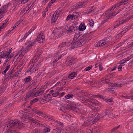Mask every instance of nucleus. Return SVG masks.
<instances>
[{
  "label": "nucleus",
  "mask_w": 133,
  "mask_h": 133,
  "mask_svg": "<svg viewBox=\"0 0 133 133\" xmlns=\"http://www.w3.org/2000/svg\"><path fill=\"white\" fill-rule=\"evenodd\" d=\"M73 15H75V17L76 18H77V16L79 14V13L78 12H75L73 13Z\"/></svg>",
  "instance_id": "60"
},
{
  "label": "nucleus",
  "mask_w": 133,
  "mask_h": 133,
  "mask_svg": "<svg viewBox=\"0 0 133 133\" xmlns=\"http://www.w3.org/2000/svg\"><path fill=\"white\" fill-rule=\"evenodd\" d=\"M42 132V131L38 129H36L32 131L33 133H41Z\"/></svg>",
  "instance_id": "35"
},
{
  "label": "nucleus",
  "mask_w": 133,
  "mask_h": 133,
  "mask_svg": "<svg viewBox=\"0 0 133 133\" xmlns=\"http://www.w3.org/2000/svg\"><path fill=\"white\" fill-rule=\"evenodd\" d=\"M86 96H87V97L89 99H91L90 97V96H91L92 95L91 94H90L88 92H86Z\"/></svg>",
  "instance_id": "52"
},
{
  "label": "nucleus",
  "mask_w": 133,
  "mask_h": 133,
  "mask_svg": "<svg viewBox=\"0 0 133 133\" xmlns=\"http://www.w3.org/2000/svg\"><path fill=\"white\" fill-rule=\"evenodd\" d=\"M22 20H19L18 22H16V24H15L14 26V27L13 28V29L15 28L16 27H17L18 25H19L20 24V23L22 22Z\"/></svg>",
  "instance_id": "40"
},
{
  "label": "nucleus",
  "mask_w": 133,
  "mask_h": 133,
  "mask_svg": "<svg viewBox=\"0 0 133 133\" xmlns=\"http://www.w3.org/2000/svg\"><path fill=\"white\" fill-rule=\"evenodd\" d=\"M126 32V31L124 29L118 35H119V36H120V35H123Z\"/></svg>",
  "instance_id": "51"
},
{
  "label": "nucleus",
  "mask_w": 133,
  "mask_h": 133,
  "mask_svg": "<svg viewBox=\"0 0 133 133\" xmlns=\"http://www.w3.org/2000/svg\"><path fill=\"white\" fill-rule=\"evenodd\" d=\"M126 62V61L125 60V59H124L120 61L121 64L122 65Z\"/></svg>",
  "instance_id": "55"
},
{
  "label": "nucleus",
  "mask_w": 133,
  "mask_h": 133,
  "mask_svg": "<svg viewBox=\"0 0 133 133\" xmlns=\"http://www.w3.org/2000/svg\"><path fill=\"white\" fill-rule=\"evenodd\" d=\"M89 24H90V26H93L94 24V21L92 20L91 19H90L89 20Z\"/></svg>",
  "instance_id": "46"
},
{
  "label": "nucleus",
  "mask_w": 133,
  "mask_h": 133,
  "mask_svg": "<svg viewBox=\"0 0 133 133\" xmlns=\"http://www.w3.org/2000/svg\"><path fill=\"white\" fill-rule=\"evenodd\" d=\"M59 93L57 91L52 94V95L54 97H56L58 96H59Z\"/></svg>",
  "instance_id": "39"
},
{
  "label": "nucleus",
  "mask_w": 133,
  "mask_h": 133,
  "mask_svg": "<svg viewBox=\"0 0 133 133\" xmlns=\"http://www.w3.org/2000/svg\"><path fill=\"white\" fill-rule=\"evenodd\" d=\"M101 64L100 63H96L95 64V68H97L98 66H99Z\"/></svg>",
  "instance_id": "62"
},
{
  "label": "nucleus",
  "mask_w": 133,
  "mask_h": 133,
  "mask_svg": "<svg viewBox=\"0 0 133 133\" xmlns=\"http://www.w3.org/2000/svg\"><path fill=\"white\" fill-rule=\"evenodd\" d=\"M109 41V38H106L104 39L101 40L99 42V46H102L107 43Z\"/></svg>",
  "instance_id": "19"
},
{
  "label": "nucleus",
  "mask_w": 133,
  "mask_h": 133,
  "mask_svg": "<svg viewBox=\"0 0 133 133\" xmlns=\"http://www.w3.org/2000/svg\"><path fill=\"white\" fill-rule=\"evenodd\" d=\"M110 76V75L106 76L101 79V81L103 83H107L110 81V79L111 78Z\"/></svg>",
  "instance_id": "18"
},
{
  "label": "nucleus",
  "mask_w": 133,
  "mask_h": 133,
  "mask_svg": "<svg viewBox=\"0 0 133 133\" xmlns=\"http://www.w3.org/2000/svg\"><path fill=\"white\" fill-rule=\"evenodd\" d=\"M38 58V56H36V55L31 60L30 62V63H34V64L37 61V58Z\"/></svg>",
  "instance_id": "25"
},
{
  "label": "nucleus",
  "mask_w": 133,
  "mask_h": 133,
  "mask_svg": "<svg viewBox=\"0 0 133 133\" xmlns=\"http://www.w3.org/2000/svg\"><path fill=\"white\" fill-rule=\"evenodd\" d=\"M62 115L65 117V118L68 120L69 119V118L71 117L70 115L67 114L66 115L65 114H62Z\"/></svg>",
  "instance_id": "43"
},
{
  "label": "nucleus",
  "mask_w": 133,
  "mask_h": 133,
  "mask_svg": "<svg viewBox=\"0 0 133 133\" xmlns=\"http://www.w3.org/2000/svg\"><path fill=\"white\" fill-rule=\"evenodd\" d=\"M83 37H81L77 41H73L71 43V45L72 46V48L73 49L77 46H80L85 44V42H83L82 38Z\"/></svg>",
  "instance_id": "6"
},
{
  "label": "nucleus",
  "mask_w": 133,
  "mask_h": 133,
  "mask_svg": "<svg viewBox=\"0 0 133 133\" xmlns=\"http://www.w3.org/2000/svg\"><path fill=\"white\" fill-rule=\"evenodd\" d=\"M77 75V73L76 72H71L68 76L69 78L71 79H73L74 77H75Z\"/></svg>",
  "instance_id": "24"
},
{
  "label": "nucleus",
  "mask_w": 133,
  "mask_h": 133,
  "mask_svg": "<svg viewBox=\"0 0 133 133\" xmlns=\"http://www.w3.org/2000/svg\"><path fill=\"white\" fill-rule=\"evenodd\" d=\"M123 97H124V98H127L129 99H130L132 100H133V96H128L125 97L123 96Z\"/></svg>",
  "instance_id": "53"
},
{
  "label": "nucleus",
  "mask_w": 133,
  "mask_h": 133,
  "mask_svg": "<svg viewBox=\"0 0 133 133\" xmlns=\"http://www.w3.org/2000/svg\"><path fill=\"white\" fill-rule=\"evenodd\" d=\"M38 99V98H35L33 99V100H31L30 101V103L31 104H32L33 103H35L37 102Z\"/></svg>",
  "instance_id": "36"
},
{
  "label": "nucleus",
  "mask_w": 133,
  "mask_h": 133,
  "mask_svg": "<svg viewBox=\"0 0 133 133\" xmlns=\"http://www.w3.org/2000/svg\"><path fill=\"white\" fill-rule=\"evenodd\" d=\"M28 119L29 120L32 122L33 123H35L40 126L43 127L44 129L43 132H48L50 131V130L49 128V126L31 117H29Z\"/></svg>",
  "instance_id": "2"
},
{
  "label": "nucleus",
  "mask_w": 133,
  "mask_h": 133,
  "mask_svg": "<svg viewBox=\"0 0 133 133\" xmlns=\"http://www.w3.org/2000/svg\"><path fill=\"white\" fill-rule=\"evenodd\" d=\"M122 66L123 65L121 64H120L119 65L118 68V71H120L121 70V69Z\"/></svg>",
  "instance_id": "59"
},
{
  "label": "nucleus",
  "mask_w": 133,
  "mask_h": 133,
  "mask_svg": "<svg viewBox=\"0 0 133 133\" xmlns=\"http://www.w3.org/2000/svg\"><path fill=\"white\" fill-rule=\"evenodd\" d=\"M67 46L66 42H62L58 46V49L59 51H62L66 49Z\"/></svg>",
  "instance_id": "15"
},
{
  "label": "nucleus",
  "mask_w": 133,
  "mask_h": 133,
  "mask_svg": "<svg viewBox=\"0 0 133 133\" xmlns=\"http://www.w3.org/2000/svg\"><path fill=\"white\" fill-rule=\"evenodd\" d=\"M131 18V17H128L127 18H126L125 20H124V21H124L125 22H127L129 20H130Z\"/></svg>",
  "instance_id": "56"
},
{
  "label": "nucleus",
  "mask_w": 133,
  "mask_h": 133,
  "mask_svg": "<svg viewBox=\"0 0 133 133\" xmlns=\"http://www.w3.org/2000/svg\"><path fill=\"white\" fill-rule=\"evenodd\" d=\"M35 112L36 114H37L40 116H41L43 117L46 119H50L51 120L52 119V118L50 116H48L46 115L40 111L38 110H35Z\"/></svg>",
  "instance_id": "14"
},
{
  "label": "nucleus",
  "mask_w": 133,
  "mask_h": 133,
  "mask_svg": "<svg viewBox=\"0 0 133 133\" xmlns=\"http://www.w3.org/2000/svg\"><path fill=\"white\" fill-rule=\"evenodd\" d=\"M10 67V65L8 66L2 72V74L4 75H5L6 72L9 69Z\"/></svg>",
  "instance_id": "34"
},
{
  "label": "nucleus",
  "mask_w": 133,
  "mask_h": 133,
  "mask_svg": "<svg viewBox=\"0 0 133 133\" xmlns=\"http://www.w3.org/2000/svg\"><path fill=\"white\" fill-rule=\"evenodd\" d=\"M70 109L76 113L78 112L79 110L74 106H71Z\"/></svg>",
  "instance_id": "28"
},
{
  "label": "nucleus",
  "mask_w": 133,
  "mask_h": 133,
  "mask_svg": "<svg viewBox=\"0 0 133 133\" xmlns=\"http://www.w3.org/2000/svg\"><path fill=\"white\" fill-rule=\"evenodd\" d=\"M81 37H83L82 40L83 42H85V43L88 42L89 41L88 37V36H86L83 35Z\"/></svg>",
  "instance_id": "26"
},
{
  "label": "nucleus",
  "mask_w": 133,
  "mask_h": 133,
  "mask_svg": "<svg viewBox=\"0 0 133 133\" xmlns=\"http://www.w3.org/2000/svg\"><path fill=\"white\" fill-rule=\"evenodd\" d=\"M78 129H79V127H78ZM78 129L76 130H77V131L76 132V133H84V132L83 131H80L79 129L77 130Z\"/></svg>",
  "instance_id": "57"
},
{
  "label": "nucleus",
  "mask_w": 133,
  "mask_h": 133,
  "mask_svg": "<svg viewBox=\"0 0 133 133\" xmlns=\"http://www.w3.org/2000/svg\"><path fill=\"white\" fill-rule=\"evenodd\" d=\"M8 6V5H5L2 8L0 9V22L2 20V18L4 16V14L7 12Z\"/></svg>",
  "instance_id": "9"
},
{
  "label": "nucleus",
  "mask_w": 133,
  "mask_h": 133,
  "mask_svg": "<svg viewBox=\"0 0 133 133\" xmlns=\"http://www.w3.org/2000/svg\"><path fill=\"white\" fill-rule=\"evenodd\" d=\"M61 83L63 84V85H65L66 84V82L65 81V80H62L60 81Z\"/></svg>",
  "instance_id": "63"
},
{
  "label": "nucleus",
  "mask_w": 133,
  "mask_h": 133,
  "mask_svg": "<svg viewBox=\"0 0 133 133\" xmlns=\"http://www.w3.org/2000/svg\"><path fill=\"white\" fill-rule=\"evenodd\" d=\"M38 43H43L45 41V37L43 35L42 32L41 33L37 36L36 39Z\"/></svg>",
  "instance_id": "13"
},
{
  "label": "nucleus",
  "mask_w": 133,
  "mask_h": 133,
  "mask_svg": "<svg viewBox=\"0 0 133 133\" xmlns=\"http://www.w3.org/2000/svg\"><path fill=\"white\" fill-rule=\"evenodd\" d=\"M113 109L111 108L107 109L106 111V116L108 115L109 116V117L111 118L113 117V115L111 114V112L112 111Z\"/></svg>",
  "instance_id": "21"
},
{
  "label": "nucleus",
  "mask_w": 133,
  "mask_h": 133,
  "mask_svg": "<svg viewBox=\"0 0 133 133\" xmlns=\"http://www.w3.org/2000/svg\"><path fill=\"white\" fill-rule=\"evenodd\" d=\"M59 30L57 29H55L54 31V33L55 34V35H56L57 34H58L59 35Z\"/></svg>",
  "instance_id": "47"
},
{
  "label": "nucleus",
  "mask_w": 133,
  "mask_h": 133,
  "mask_svg": "<svg viewBox=\"0 0 133 133\" xmlns=\"http://www.w3.org/2000/svg\"><path fill=\"white\" fill-rule=\"evenodd\" d=\"M86 28V26L84 25V23H83L81 24L79 27L78 29L80 31H83L85 30Z\"/></svg>",
  "instance_id": "23"
},
{
  "label": "nucleus",
  "mask_w": 133,
  "mask_h": 133,
  "mask_svg": "<svg viewBox=\"0 0 133 133\" xmlns=\"http://www.w3.org/2000/svg\"><path fill=\"white\" fill-rule=\"evenodd\" d=\"M123 84L120 83H111L110 84L109 86V89H115V88L116 87H122V85H123Z\"/></svg>",
  "instance_id": "12"
},
{
  "label": "nucleus",
  "mask_w": 133,
  "mask_h": 133,
  "mask_svg": "<svg viewBox=\"0 0 133 133\" xmlns=\"http://www.w3.org/2000/svg\"><path fill=\"white\" fill-rule=\"evenodd\" d=\"M40 65L41 64L39 63L37 64L36 65H35V64L34 63H30V66L28 69L27 71L28 72H30L31 73L35 72L38 70Z\"/></svg>",
  "instance_id": "7"
},
{
  "label": "nucleus",
  "mask_w": 133,
  "mask_h": 133,
  "mask_svg": "<svg viewBox=\"0 0 133 133\" xmlns=\"http://www.w3.org/2000/svg\"><path fill=\"white\" fill-rule=\"evenodd\" d=\"M104 116V114L101 115L98 114L97 115L96 117L95 118V119H94L93 121V123H95L98 120H99V119L101 118H102Z\"/></svg>",
  "instance_id": "22"
},
{
  "label": "nucleus",
  "mask_w": 133,
  "mask_h": 133,
  "mask_svg": "<svg viewBox=\"0 0 133 133\" xmlns=\"http://www.w3.org/2000/svg\"><path fill=\"white\" fill-rule=\"evenodd\" d=\"M92 119V118L90 117V116L89 117L87 118L85 120L83 125L85 127H87L89 126L90 125V122Z\"/></svg>",
  "instance_id": "17"
},
{
  "label": "nucleus",
  "mask_w": 133,
  "mask_h": 133,
  "mask_svg": "<svg viewBox=\"0 0 133 133\" xmlns=\"http://www.w3.org/2000/svg\"><path fill=\"white\" fill-rule=\"evenodd\" d=\"M57 126V128L53 129L52 133H60L61 130L63 128L64 126L63 123L59 121L54 120Z\"/></svg>",
  "instance_id": "4"
},
{
  "label": "nucleus",
  "mask_w": 133,
  "mask_h": 133,
  "mask_svg": "<svg viewBox=\"0 0 133 133\" xmlns=\"http://www.w3.org/2000/svg\"><path fill=\"white\" fill-rule=\"evenodd\" d=\"M81 102L84 103L85 105H95L97 106V109L99 110L101 108L99 102L95 99H89L88 98H86L83 100H81Z\"/></svg>",
  "instance_id": "3"
},
{
  "label": "nucleus",
  "mask_w": 133,
  "mask_h": 133,
  "mask_svg": "<svg viewBox=\"0 0 133 133\" xmlns=\"http://www.w3.org/2000/svg\"><path fill=\"white\" fill-rule=\"evenodd\" d=\"M45 86H42L37 92L34 93L33 96L36 97L43 94L46 89Z\"/></svg>",
  "instance_id": "11"
},
{
  "label": "nucleus",
  "mask_w": 133,
  "mask_h": 133,
  "mask_svg": "<svg viewBox=\"0 0 133 133\" xmlns=\"http://www.w3.org/2000/svg\"><path fill=\"white\" fill-rule=\"evenodd\" d=\"M129 1V0H122L120 2L121 4L122 3L124 5L126 4Z\"/></svg>",
  "instance_id": "42"
},
{
  "label": "nucleus",
  "mask_w": 133,
  "mask_h": 133,
  "mask_svg": "<svg viewBox=\"0 0 133 133\" xmlns=\"http://www.w3.org/2000/svg\"><path fill=\"white\" fill-rule=\"evenodd\" d=\"M29 0H15V1H18V2H21L22 4H24L26 3Z\"/></svg>",
  "instance_id": "44"
},
{
  "label": "nucleus",
  "mask_w": 133,
  "mask_h": 133,
  "mask_svg": "<svg viewBox=\"0 0 133 133\" xmlns=\"http://www.w3.org/2000/svg\"><path fill=\"white\" fill-rule=\"evenodd\" d=\"M31 80V78L30 76H28L24 79V81L26 83L30 82Z\"/></svg>",
  "instance_id": "33"
},
{
  "label": "nucleus",
  "mask_w": 133,
  "mask_h": 133,
  "mask_svg": "<svg viewBox=\"0 0 133 133\" xmlns=\"http://www.w3.org/2000/svg\"><path fill=\"white\" fill-rule=\"evenodd\" d=\"M31 33V32H29V31L28 32H26L24 36H23V38H22V39H21L19 40V41H22L23 40H24L25 38H26L27 37L29 34Z\"/></svg>",
  "instance_id": "32"
},
{
  "label": "nucleus",
  "mask_w": 133,
  "mask_h": 133,
  "mask_svg": "<svg viewBox=\"0 0 133 133\" xmlns=\"http://www.w3.org/2000/svg\"><path fill=\"white\" fill-rule=\"evenodd\" d=\"M24 125L23 123L19 121L12 120L10 121L8 123L5 124L4 129L8 130L13 127H17L18 128H20L22 127H24Z\"/></svg>",
  "instance_id": "1"
},
{
  "label": "nucleus",
  "mask_w": 133,
  "mask_h": 133,
  "mask_svg": "<svg viewBox=\"0 0 133 133\" xmlns=\"http://www.w3.org/2000/svg\"><path fill=\"white\" fill-rule=\"evenodd\" d=\"M67 54V52L66 51H65L63 52V53H62L61 55H60L58 56V59H60L61 58V57L62 56H63L64 55H65Z\"/></svg>",
  "instance_id": "37"
},
{
  "label": "nucleus",
  "mask_w": 133,
  "mask_h": 133,
  "mask_svg": "<svg viewBox=\"0 0 133 133\" xmlns=\"http://www.w3.org/2000/svg\"><path fill=\"white\" fill-rule=\"evenodd\" d=\"M124 22V21H119V22L117 23L116 25L114 27V28H116L117 27L119 26L121 24H122Z\"/></svg>",
  "instance_id": "38"
},
{
  "label": "nucleus",
  "mask_w": 133,
  "mask_h": 133,
  "mask_svg": "<svg viewBox=\"0 0 133 133\" xmlns=\"http://www.w3.org/2000/svg\"><path fill=\"white\" fill-rule=\"evenodd\" d=\"M6 22L5 21L2 24V25H1L0 27V30H1L3 29L4 27V25H6Z\"/></svg>",
  "instance_id": "48"
},
{
  "label": "nucleus",
  "mask_w": 133,
  "mask_h": 133,
  "mask_svg": "<svg viewBox=\"0 0 133 133\" xmlns=\"http://www.w3.org/2000/svg\"><path fill=\"white\" fill-rule=\"evenodd\" d=\"M36 41L34 40V41L29 44L27 47L28 49H29L32 47V46H34L36 44Z\"/></svg>",
  "instance_id": "27"
},
{
  "label": "nucleus",
  "mask_w": 133,
  "mask_h": 133,
  "mask_svg": "<svg viewBox=\"0 0 133 133\" xmlns=\"http://www.w3.org/2000/svg\"><path fill=\"white\" fill-rule=\"evenodd\" d=\"M93 6H92L90 8H89V9L88 12L86 14H87L90 13L94 9L93 8Z\"/></svg>",
  "instance_id": "50"
},
{
  "label": "nucleus",
  "mask_w": 133,
  "mask_h": 133,
  "mask_svg": "<svg viewBox=\"0 0 133 133\" xmlns=\"http://www.w3.org/2000/svg\"><path fill=\"white\" fill-rule=\"evenodd\" d=\"M80 34L79 33H76L74 36L73 41H76L77 39L80 37Z\"/></svg>",
  "instance_id": "30"
},
{
  "label": "nucleus",
  "mask_w": 133,
  "mask_h": 133,
  "mask_svg": "<svg viewBox=\"0 0 133 133\" xmlns=\"http://www.w3.org/2000/svg\"><path fill=\"white\" fill-rule=\"evenodd\" d=\"M115 13V11L113 12L112 13L110 14L109 15H108L109 17H111L112 16H115L116 15H116L114 14Z\"/></svg>",
  "instance_id": "58"
},
{
  "label": "nucleus",
  "mask_w": 133,
  "mask_h": 133,
  "mask_svg": "<svg viewBox=\"0 0 133 133\" xmlns=\"http://www.w3.org/2000/svg\"><path fill=\"white\" fill-rule=\"evenodd\" d=\"M85 3L86 2L85 1L78 2L74 5L73 8L77 9L79 8L85 7L87 6V4Z\"/></svg>",
  "instance_id": "10"
},
{
  "label": "nucleus",
  "mask_w": 133,
  "mask_h": 133,
  "mask_svg": "<svg viewBox=\"0 0 133 133\" xmlns=\"http://www.w3.org/2000/svg\"><path fill=\"white\" fill-rule=\"evenodd\" d=\"M74 63L72 59H70V60L68 61L66 64L67 66H70L71 67L72 66L73 63Z\"/></svg>",
  "instance_id": "31"
},
{
  "label": "nucleus",
  "mask_w": 133,
  "mask_h": 133,
  "mask_svg": "<svg viewBox=\"0 0 133 133\" xmlns=\"http://www.w3.org/2000/svg\"><path fill=\"white\" fill-rule=\"evenodd\" d=\"M73 28H74V27L73 26H70L68 28V29L67 30L68 31L70 32L73 31Z\"/></svg>",
  "instance_id": "49"
},
{
  "label": "nucleus",
  "mask_w": 133,
  "mask_h": 133,
  "mask_svg": "<svg viewBox=\"0 0 133 133\" xmlns=\"http://www.w3.org/2000/svg\"><path fill=\"white\" fill-rule=\"evenodd\" d=\"M11 49H9L8 52H2L0 53V58H8L6 61L7 62L8 60L9 61V59L10 60V58H11L13 56V55L12 54L11 52Z\"/></svg>",
  "instance_id": "5"
},
{
  "label": "nucleus",
  "mask_w": 133,
  "mask_h": 133,
  "mask_svg": "<svg viewBox=\"0 0 133 133\" xmlns=\"http://www.w3.org/2000/svg\"><path fill=\"white\" fill-rule=\"evenodd\" d=\"M34 93L33 91H30L27 93L26 96H25V98L27 99L29 98H31L33 97Z\"/></svg>",
  "instance_id": "20"
},
{
  "label": "nucleus",
  "mask_w": 133,
  "mask_h": 133,
  "mask_svg": "<svg viewBox=\"0 0 133 133\" xmlns=\"http://www.w3.org/2000/svg\"><path fill=\"white\" fill-rule=\"evenodd\" d=\"M58 17V15L57 12H55L51 16V22L52 23H55L57 21Z\"/></svg>",
  "instance_id": "16"
},
{
  "label": "nucleus",
  "mask_w": 133,
  "mask_h": 133,
  "mask_svg": "<svg viewBox=\"0 0 133 133\" xmlns=\"http://www.w3.org/2000/svg\"><path fill=\"white\" fill-rule=\"evenodd\" d=\"M77 124H73L68 127L66 130L65 132L66 133H71L74 131H76L78 128Z\"/></svg>",
  "instance_id": "8"
},
{
  "label": "nucleus",
  "mask_w": 133,
  "mask_h": 133,
  "mask_svg": "<svg viewBox=\"0 0 133 133\" xmlns=\"http://www.w3.org/2000/svg\"><path fill=\"white\" fill-rule=\"evenodd\" d=\"M46 96L44 97L41 99L40 101V103H45L49 101V100H47L46 99Z\"/></svg>",
  "instance_id": "29"
},
{
  "label": "nucleus",
  "mask_w": 133,
  "mask_h": 133,
  "mask_svg": "<svg viewBox=\"0 0 133 133\" xmlns=\"http://www.w3.org/2000/svg\"><path fill=\"white\" fill-rule=\"evenodd\" d=\"M122 4H123L122 3L121 4L120 3V2L119 3H118L115 5V7L116 8V7H118L120 6Z\"/></svg>",
  "instance_id": "61"
},
{
  "label": "nucleus",
  "mask_w": 133,
  "mask_h": 133,
  "mask_svg": "<svg viewBox=\"0 0 133 133\" xmlns=\"http://www.w3.org/2000/svg\"><path fill=\"white\" fill-rule=\"evenodd\" d=\"M73 96V95L72 94H69L68 95H66L65 96V98L66 99H68L72 98Z\"/></svg>",
  "instance_id": "41"
},
{
  "label": "nucleus",
  "mask_w": 133,
  "mask_h": 133,
  "mask_svg": "<svg viewBox=\"0 0 133 133\" xmlns=\"http://www.w3.org/2000/svg\"><path fill=\"white\" fill-rule=\"evenodd\" d=\"M71 15L69 14V15L68 16H67V17L66 19V20L67 21L69 20V19H71Z\"/></svg>",
  "instance_id": "54"
},
{
  "label": "nucleus",
  "mask_w": 133,
  "mask_h": 133,
  "mask_svg": "<svg viewBox=\"0 0 133 133\" xmlns=\"http://www.w3.org/2000/svg\"><path fill=\"white\" fill-rule=\"evenodd\" d=\"M130 26H128V27H125L124 28L125 29H124L127 32L130 29Z\"/></svg>",
  "instance_id": "64"
},
{
  "label": "nucleus",
  "mask_w": 133,
  "mask_h": 133,
  "mask_svg": "<svg viewBox=\"0 0 133 133\" xmlns=\"http://www.w3.org/2000/svg\"><path fill=\"white\" fill-rule=\"evenodd\" d=\"M92 65H90L88 67H86L84 69V70L85 71H87L91 69L92 68Z\"/></svg>",
  "instance_id": "45"
}]
</instances>
